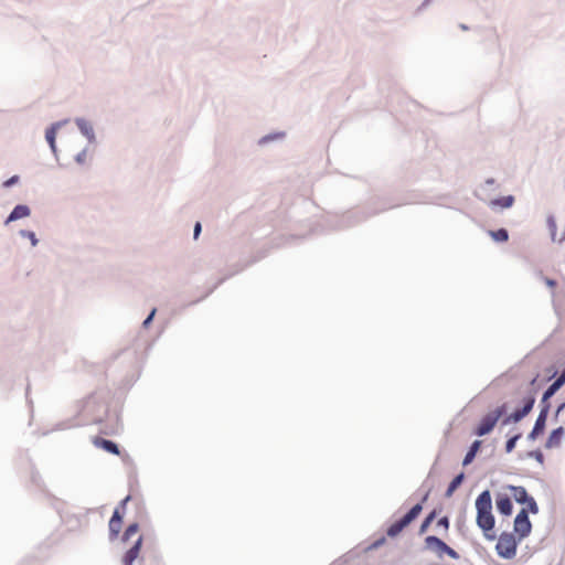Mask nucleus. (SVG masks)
Returning a JSON list of instances; mask_svg holds the SVG:
<instances>
[{
    "instance_id": "f257e3e1",
    "label": "nucleus",
    "mask_w": 565,
    "mask_h": 565,
    "mask_svg": "<svg viewBox=\"0 0 565 565\" xmlns=\"http://www.w3.org/2000/svg\"><path fill=\"white\" fill-rule=\"evenodd\" d=\"M477 525L482 530L487 540H494L495 519L492 513V498L489 490L482 491L476 499Z\"/></svg>"
},
{
    "instance_id": "f03ea898",
    "label": "nucleus",
    "mask_w": 565,
    "mask_h": 565,
    "mask_svg": "<svg viewBox=\"0 0 565 565\" xmlns=\"http://www.w3.org/2000/svg\"><path fill=\"white\" fill-rule=\"evenodd\" d=\"M519 539L510 532H503L498 537L495 551L504 559H512L516 555Z\"/></svg>"
},
{
    "instance_id": "7ed1b4c3",
    "label": "nucleus",
    "mask_w": 565,
    "mask_h": 565,
    "mask_svg": "<svg viewBox=\"0 0 565 565\" xmlns=\"http://www.w3.org/2000/svg\"><path fill=\"white\" fill-rule=\"evenodd\" d=\"M504 412L505 407L500 406L484 415L480 420L479 425L476 427L475 435L484 436L492 431V429L494 428L501 416L504 414Z\"/></svg>"
},
{
    "instance_id": "20e7f679",
    "label": "nucleus",
    "mask_w": 565,
    "mask_h": 565,
    "mask_svg": "<svg viewBox=\"0 0 565 565\" xmlns=\"http://www.w3.org/2000/svg\"><path fill=\"white\" fill-rule=\"evenodd\" d=\"M423 505L420 503L414 505L402 519L395 521L387 529L386 533L390 537L397 536L405 527H407L422 512Z\"/></svg>"
},
{
    "instance_id": "39448f33",
    "label": "nucleus",
    "mask_w": 565,
    "mask_h": 565,
    "mask_svg": "<svg viewBox=\"0 0 565 565\" xmlns=\"http://www.w3.org/2000/svg\"><path fill=\"white\" fill-rule=\"evenodd\" d=\"M425 545L428 550L434 552L439 558H441L445 554L452 559L459 558V554L437 536H427L425 539Z\"/></svg>"
},
{
    "instance_id": "423d86ee",
    "label": "nucleus",
    "mask_w": 565,
    "mask_h": 565,
    "mask_svg": "<svg viewBox=\"0 0 565 565\" xmlns=\"http://www.w3.org/2000/svg\"><path fill=\"white\" fill-rule=\"evenodd\" d=\"M529 510L522 509L514 519L513 530L519 541H522L523 539L527 537L532 531V524L529 519Z\"/></svg>"
},
{
    "instance_id": "0eeeda50",
    "label": "nucleus",
    "mask_w": 565,
    "mask_h": 565,
    "mask_svg": "<svg viewBox=\"0 0 565 565\" xmlns=\"http://www.w3.org/2000/svg\"><path fill=\"white\" fill-rule=\"evenodd\" d=\"M505 489L510 491L511 495L514 498L516 502L526 503V510H529L531 513L536 514L539 512V507L535 500L532 497H529L527 491L524 487L510 484L507 486Z\"/></svg>"
},
{
    "instance_id": "6e6552de",
    "label": "nucleus",
    "mask_w": 565,
    "mask_h": 565,
    "mask_svg": "<svg viewBox=\"0 0 565 565\" xmlns=\"http://www.w3.org/2000/svg\"><path fill=\"white\" fill-rule=\"evenodd\" d=\"M130 500V497H126L121 503H120V507L117 508L114 513H113V516L111 519L109 520V535H110V539H116L118 536V534L120 533V530H121V524H122V518H124V510H125V505L127 504V502Z\"/></svg>"
},
{
    "instance_id": "1a4fd4ad",
    "label": "nucleus",
    "mask_w": 565,
    "mask_h": 565,
    "mask_svg": "<svg viewBox=\"0 0 565 565\" xmlns=\"http://www.w3.org/2000/svg\"><path fill=\"white\" fill-rule=\"evenodd\" d=\"M495 504L498 511L503 515H511L513 511L512 501L509 494L498 493L495 497Z\"/></svg>"
},
{
    "instance_id": "9d476101",
    "label": "nucleus",
    "mask_w": 565,
    "mask_h": 565,
    "mask_svg": "<svg viewBox=\"0 0 565 565\" xmlns=\"http://www.w3.org/2000/svg\"><path fill=\"white\" fill-rule=\"evenodd\" d=\"M548 409H550V404H543L541 413H540L539 417L536 418L534 427L530 434V438L534 439L537 435H540L544 430Z\"/></svg>"
},
{
    "instance_id": "9b49d317",
    "label": "nucleus",
    "mask_w": 565,
    "mask_h": 565,
    "mask_svg": "<svg viewBox=\"0 0 565 565\" xmlns=\"http://www.w3.org/2000/svg\"><path fill=\"white\" fill-rule=\"evenodd\" d=\"M142 544V536L139 535L137 540L134 542V545L126 552L122 557L124 565H131L134 561L138 557L140 547Z\"/></svg>"
},
{
    "instance_id": "f8f14e48",
    "label": "nucleus",
    "mask_w": 565,
    "mask_h": 565,
    "mask_svg": "<svg viewBox=\"0 0 565 565\" xmlns=\"http://www.w3.org/2000/svg\"><path fill=\"white\" fill-rule=\"evenodd\" d=\"M565 384V370L562 374L548 386L543 394L542 403L548 404L547 401Z\"/></svg>"
},
{
    "instance_id": "ddd939ff",
    "label": "nucleus",
    "mask_w": 565,
    "mask_h": 565,
    "mask_svg": "<svg viewBox=\"0 0 565 565\" xmlns=\"http://www.w3.org/2000/svg\"><path fill=\"white\" fill-rule=\"evenodd\" d=\"M564 436H565V428L558 427V428L554 429L550 434V436H548V438L546 440L545 447L547 449L559 447Z\"/></svg>"
},
{
    "instance_id": "4468645a",
    "label": "nucleus",
    "mask_w": 565,
    "mask_h": 565,
    "mask_svg": "<svg viewBox=\"0 0 565 565\" xmlns=\"http://www.w3.org/2000/svg\"><path fill=\"white\" fill-rule=\"evenodd\" d=\"M94 445L96 447L103 448L104 450H106L110 454L119 455L118 446L115 443H113L111 440H107L104 438H95Z\"/></svg>"
},
{
    "instance_id": "2eb2a0df",
    "label": "nucleus",
    "mask_w": 565,
    "mask_h": 565,
    "mask_svg": "<svg viewBox=\"0 0 565 565\" xmlns=\"http://www.w3.org/2000/svg\"><path fill=\"white\" fill-rule=\"evenodd\" d=\"M30 215V209L26 205H17L13 211L8 216L6 223H10L17 221L22 217H26Z\"/></svg>"
},
{
    "instance_id": "dca6fc26",
    "label": "nucleus",
    "mask_w": 565,
    "mask_h": 565,
    "mask_svg": "<svg viewBox=\"0 0 565 565\" xmlns=\"http://www.w3.org/2000/svg\"><path fill=\"white\" fill-rule=\"evenodd\" d=\"M513 203H514V196L507 195V196H503L500 199L492 200L489 205L491 207L500 206L502 209H509L513 205Z\"/></svg>"
},
{
    "instance_id": "f3484780",
    "label": "nucleus",
    "mask_w": 565,
    "mask_h": 565,
    "mask_svg": "<svg viewBox=\"0 0 565 565\" xmlns=\"http://www.w3.org/2000/svg\"><path fill=\"white\" fill-rule=\"evenodd\" d=\"M481 441L480 440H476L472 443L470 449L468 450V452L466 454L465 458H463V466H467L469 463L472 462V460L475 459L480 446H481Z\"/></svg>"
},
{
    "instance_id": "a211bd4d",
    "label": "nucleus",
    "mask_w": 565,
    "mask_h": 565,
    "mask_svg": "<svg viewBox=\"0 0 565 565\" xmlns=\"http://www.w3.org/2000/svg\"><path fill=\"white\" fill-rule=\"evenodd\" d=\"M465 476L463 473L458 475L454 478V480L449 483L447 490H446V497L450 498L454 492L458 489V487L461 484Z\"/></svg>"
},
{
    "instance_id": "6ab92c4d",
    "label": "nucleus",
    "mask_w": 565,
    "mask_h": 565,
    "mask_svg": "<svg viewBox=\"0 0 565 565\" xmlns=\"http://www.w3.org/2000/svg\"><path fill=\"white\" fill-rule=\"evenodd\" d=\"M76 124H77L79 130L83 132V135H85L88 138L93 137V135H94L93 128L89 125V122H87L85 119H77Z\"/></svg>"
},
{
    "instance_id": "aec40b11",
    "label": "nucleus",
    "mask_w": 565,
    "mask_h": 565,
    "mask_svg": "<svg viewBox=\"0 0 565 565\" xmlns=\"http://www.w3.org/2000/svg\"><path fill=\"white\" fill-rule=\"evenodd\" d=\"M58 124L52 126L50 129L45 132V138L47 142L50 143L52 150H55V136H56V129L58 128Z\"/></svg>"
},
{
    "instance_id": "412c9836",
    "label": "nucleus",
    "mask_w": 565,
    "mask_h": 565,
    "mask_svg": "<svg viewBox=\"0 0 565 565\" xmlns=\"http://www.w3.org/2000/svg\"><path fill=\"white\" fill-rule=\"evenodd\" d=\"M490 235L497 242H507L509 238V234L504 228H500L498 231H490Z\"/></svg>"
},
{
    "instance_id": "4be33fe9",
    "label": "nucleus",
    "mask_w": 565,
    "mask_h": 565,
    "mask_svg": "<svg viewBox=\"0 0 565 565\" xmlns=\"http://www.w3.org/2000/svg\"><path fill=\"white\" fill-rule=\"evenodd\" d=\"M138 531H139V526H138V524H137V523H132V524H130V525L126 529V531H125V533H124V536H122V540H124L125 542H127L131 536L136 535V534L138 533Z\"/></svg>"
},
{
    "instance_id": "5701e85b",
    "label": "nucleus",
    "mask_w": 565,
    "mask_h": 565,
    "mask_svg": "<svg viewBox=\"0 0 565 565\" xmlns=\"http://www.w3.org/2000/svg\"><path fill=\"white\" fill-rule=\"evenodd\" d=\"M435 515H436V512H435V511H433V512H431V513H430V514H429V515L424 520V522L422 523L420 529H419V532H420V533H425V532H426L427 527L429 526L430 522L434 520Z\"/></svg>"
},
{
    "instance_id": "b1692460",
    "label": "nucleus",
    "mask_w": 565,
    "mask_h": 565,
    "mask_svg": "<svg viewBox=\"0 0 565 565\" xmlns=\"http://www.w3.org/2000/svg\"><path fill=\"white\" fill-rule=\"evenodd\" d=\"M533 405H534V398L530 397L520 411L526 416L533 408Z\"/></svg>"
},
{
    "instance_id": "393cba45",
    "label": "nucleus",
    "mask_w": 565,
    "mask_h": 565,
    "mask_svg": "<svg viewBox=\"0 0 565 565\" xmlns=\"http://www.w3.org/2000/svg\"><path fill=\"white\" fill-rule=\"evenodd\" d=\"M519 436H514L512 438H510L508 441H507V451L510 452L513 450V448L515 447V443L518 440Z\"/></svg>"
},
{
    "instance_id": "a878e982",
    "label": "nucleus",
    "mask_w": 565,
    "mask_h": 565,
    "mask_svg": "<svg viewBox=\"0 0 565 565\" xmlns=\"http://www.w3.org/2000/svg\"><path fill=\"white\" fill-rule=\"evenodd\" d=\"M525 415L520 411H515L511 416L510 418L513 420V422H519L521 420Z\"/></svg>"
},
{
    "instance_id": "bb28decb",
    "label": "nucleus",
    "mask_w": 565,
    "mask_h": 565,
    "mask_svg": "<svg viewBox=\"0 0 565 565\" xmlns=\"http://www.w3.org/2000/svg\"><path fill=\"white\" fill-rule=\"evenodd\" d=\"M22 234L30 238V241H31L33 246H35L38 244V239H36L35 234L33 232H23Z\"/></svg>"
},
{
    "instance_id": "cd10ccee",
    "label": "nucleus",
    "mask_w": 565,
    "mask_h": 565,
    "mask_svg": "<svg viewBox=\"0 0 565 565\" xmlns=\"http://www.w3.org/2000/svg\"><path fill=\"white\" fill-rule=\"evenodd\" d=\"M18 181H19V177H18V175H13V177H11L10 179H8V180L3 183V185H4L6 188H9V186H11V185L15 184Z\"/></svg>"
},
{
    "instance_id": "c85d7f7f",
    "label": "nucleus",
    "mask_w": 565,
    "mask_h": 565,
    "mask_svg": "<svg viewBox=\"0 0 565 565\" xmlns=\"http://www.w3.org/2000/svg\"><path fill=\"white\" fill-rule=\"evenodd\" d=\"M438 525L439 526H443L444 529H448L449 527V520L447 516H444L441 518L439 521H438Z\"/></svg>"
},
{
    "instance_id": "c756f323",
    "label": "nucleus",
    "mask_w": 565,
    "mask_h": 565,
    "mask_svg": "<svg viewBox=\"0 0 565 565\" xmlns=\"http://www.w3.org/2000/svg\"><path fill=\"white\" fill-rule=\"evenodd\" d=\"M156 315V309H152L148 318L143 321V327H148Z\"/></svg>"
},
{
    "instance_id": "7c9ffc66",
    "label": "nucleus",
    "mask_w": 565,
    "mask_h": 565,
    "mask_svg": "<svg viewBox=\"0 0 565 565\" xmlns=\"http://www.w3.org/2000/svg\"><path fill=\"white\" fill-rule=\"evenodd\" d=\"M201 223L200 222H196L195 226H194V238L196 239L201 233Z\"/></svg>"
},
{
    "instance_id": "2f4dec72",
    "label": "nucleus",
    "mask_w": 565,
    "mask_h": 565,
    "mask_svg": "<svg viewBox=\"0 0 565 565\" xmlns=\"http://www.w3.org/2000/svg\"><path fill=\"white\" fill-rule=\"evenodd\" d=\"M493 182H494V181H493V179H489V180H487V183L492 184Z\"/></svg>"
}]
</instances>
